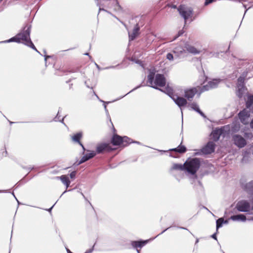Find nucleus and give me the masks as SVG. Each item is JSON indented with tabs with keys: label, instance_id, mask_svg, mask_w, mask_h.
Instances as JSON below:
<instances>
[{
	"label": "nucleus",
	"instance_id": "f257e3e1",
	"mask_svg": "<svg viewBox=\"0 0 253 253\" xmlns=\"http://www.w3.org/2000/svg\"><path fill=\"white\" fill-rule=\"evenodd\" d=\"M31 26L26 25L23 29L15 36L8 40V42L22 43L38 51L30 39Z\"/></svg>",
	"mask_w": 253,
	"mask_h": 253
},
{
	"label": "nucleus",
	"instance_id": "f03ea898",
	"mask_svg": "<svg viewBox=\"0 0 253 253\" xmlns=\"http://www.w3.org/2000/svg\"><path fill=\"white\" fill-rule=\"evenodd\" d=\"M147 83L150 86L163 91V90L159 88L158 87L165 86L166 84V79L163 74H157L155 76L154 72H150L147 76Z\"/></svg>",
	"mask_w": 253,
	"mask_h": 253
},
{
	"label": "nucleus",
	"instance_id": "7ed1b4c3",
	"mask_svg": "<svg viewBox=\"0 0 253 253\" xmlns=\"http://www.w3.org/2000/svg\"><path fill=\"white\" fill-rule=\"evenodd\" d=\"M200 167V161L198 158H195L184 163L185 170L192 174H195Z\"/></svg>",
	"mask_w": 253,
	"mask_h": 253
},
{
	"label": "nucleus",
	"instance_id": "20e7f679",
	"mask_svg": "<svg viewBox=\"0 0 253 253\" xmlns=\"http://www.w3.org/2000/svg\"><path fill=\"white\" fill-rule=\"evenodd\" d=\"M177 11L180 15L184 19L185 24L187 20L192 17L193 15V9L192 7L184 4H180L177 7Z\"/></svg>",
	"mask_w": 253,
	"mask_h": 253
},
{
	"label": "nucleus",
	"instance_id": "39448f33",
	"mask_svg": "<svg viewBox=\"0 0 253 253\" xmlns=\"http://www.w3.org/2000/svg\"><path fill=\"white\" fill-rule=\"evenodd\" d=\"M111 143L114 146L126 147L131 143L130 139L126 136L122 137L117 134H114L111 140Z\"/></svg>",
	"mask_w": 253,
	"mask_h": 253
},
{
	"label": "nucleus",
	"instance_id": "423d86ee",
	"mask_svg": "<svg viewBox=\"0 0 253 253\" xmlns=\"http://www.w3.org/2000/svg\"><path fill=\"white\" fill-rule=\"evenodd\" d=\"M110 143H101L96 146V154H103L106 152H110L114 150Z\"/></svg>",
	"mask_w": 253,
	"mask_h": 253
},
{
	"label": "nucleus",
	"instance_id": "0eeeda50",
	"mask_svg": "<svg viewBox=\"0 0 253 253\" xmlns=\"http://www.w3.org/2000/svg\"><path fill=\"white\" fill-rule=\"evenodd\" d=\"M236 209L239 211L247 212L250 211L251 206L248 201L241 200L237 203Z\"/></svg>",
	"mask_w": 253,
	"mask_h": 253
},
{
	"label": "nucleus",
	"instance_id": "6e6552de",
	"mask_svg": "<svg viewBox=\"0 0 253 253\" xmlns=\"http://www.w3.org/2000/svg\"><path fill=\"white\" fill-rule=\"evenodd\" d=\"M170 93L171 92H169V95L179 107L184 106L187 104V101L186 99L182 97L178 96L177 95L173 94L172 92H171V94L170 95Z\"/></svg>",
	"mask_w": 253,
	"mask_h": 253
},
{
	"label": "nucleus",
	"instance_id": "1a4fd4ad",
	"mask_svg": "<svg viewBox=\"0 0 253 253\" xmlns=\"http://www.w3.org/2000/svg\"><path fill=\"white\" fill-rule=\"evenodd\" d=\"M215 147V143L212 141H209L201 150L202 152L204 154H210L214 151Z\"/></svg>",
	"mask_w": 253,
	"mask_h": 253
},
{
	"label": "nucleus",
	"instance_id": "9d476101",
	"mask_svg": "<svg viewBox=\"0 0 253 253\" xmlns=\"http://www.w3.org/2000/svg\"><path fill=\"white\" fill-rule=\"evenodd\" d=\"M250 116V112L246 109H244L240 111L238 114V116L240 121L243 124H247L248 123V119Z\"/></svg>",
	"mask_w": 253,
	"mask_h": 253
},
{
	"label": "nucleus",
	"instance_id": "9b49d317",
	"mask_svg": "<svg viewBox=\"0 0 253 253\" xmlns=\"http://www.w3.org/2000/svg\"><path fill=\"white\" fill-rule=\"evenodd\" d=\"M234 143L238 147L243 148L246 145V140L240 135H235L233 137Z\"/></svg>",
	"mask_w": 253,
	"mask_h": 253
},
{
	"label": "nucleus",
	"instance_id": "f8f14e48",
	"mask_svg": "<svg viewBox=\"0 0 253 253\" xmlns=\"http://www.w3.org/2000/svg\"><path fill=\"white\" fill-rule=\"evenodd\" d=\"M95 212L93 208L90 204H87L83 209V214L86 218L91 217L95 214Z\"/></svg>",
	"mask_w": 253,
	"mask_h": 253
},
{
	"label": "nucleus",
	"instance_id": "ddd939ff",
	"mask_svg": "<svg viewBox=\"0 0 253 253\" xmlns=\"http://www.w3.org/2000/svg\"><path fill=\"white\" fill-rule=\"evenodd\" d=\"M198 92V89L197 87H193L192 88L186 90L185 91L184 96L189 100L192 99L195 95Z\"/></svg>",
	"mask_w": 253,
	"mask_h": 253
},
{
	"label": "nucleus",
	"instance_id": "4468645a",
	"mask_svg": "<svg viewBox=\"0 0 253 253\" xmlns=\"http://www.w3.org/2000/svg\"><path fill=\"white\" fill-rule=\"evenodd\" d=\"M223 130L222 128H218L213 130L211 134V138L214 141H217L219 140L220 135L223 133Z\"/></svg>",
	"mask_w": 253,
	"mask_h": 253
},
{
	"label": "nucleus",
	"instance_id": "2eb2a0df",
	"mask_svg": "<svg viewBox=\"0 0 253 253\" xmlns=\"http://www.w3.org/2000/svg\"><path fill=\"white\" fill-rule=\"evenodd\" d=\"M185 48L186 50L190 53L193 54H199L200 53V50L197 49L195 47H194L193 45L186 44L185 45Z\"/></svg>",
	"mask_w": 253,
	"mask_h": 253
},
{
	"label": "nucleus",
	"instance_id": "dca6fc26",
	"mask_svg": "<svg viewBox=\"0 0 253 253\" xmlns=\"http://www.w3.org/2000/svg\"><path fill=\"white\" fill-rule=\"evenodd\" d=\"M56 178L60 179L62 183L66 186V188L69 186L71 182L67 175H62L61 176L57 177Z\"/></svg>",
	"mask_w": 253,
	"mask_h": 253
},
{
	"label": "nucleus",
	"instance_id": "f3484780",
	"mask_svg": "<svg viewBox=\"0 0 253 253\" xmlns=\"http://www.w3.org/2000/svg\"><path fill=\"white\" fill-rule=\"evenodd\" d=\"M139 31V27H138V24H136V26L133 29L132 32L131 34H129V39L131 40H133L135 39V38L138 36Z\"/></svg>",
	"mask_w": 253,
	"mask_h": 253
},
{
	"label": "nucleus",
	"instance_id": "a211bd4d",
	"mask_svg": "<svg viewBox=\"0 0 253 253\" xmlns=\"http://www.w3.org/2000/svg\"><path fill=\"white\" fill-rule=\"evenodd\" d=\"M83 137V133L82 132H78L75 134L72 137L73 141L78 143L79 144L81 143V139Z\"/></svg>",
	"mask_w": 253,
	"mask_h": 253
},
{
	"label": "nucleus",
	"instance_id": "6ab92c4d",
	"mask_svg": "<svg viewBox=\"0 0 253 253\" xmlns=\"http://www.w3.org/2000/svg\"><path fill=\"white\" fill-rule=\"evenodd\" d=\"M147 241H132L131 242V245L134 248H142L143 246H144L146 243Z\"/></svg>",
	"mask_w": 253,
	"mask_h": 253
},
{
	"label": "nucleus",
	"instance_id": "aec40b11",
	"mask_svg": "<svg viewBox=\"0 0 253 253\" xmlns=\"http://www.w3.org/2000/svg\"><path fill=\"white\" fill-rule=\"evenodd\" d=\"M170 151H174L177 153H179L180 154H182L185 153L187 149L186 148L183 146L181 145V144L179 145L177 148L171 149L169 150Z\"/></svg>",
	"mask_w": 253,
	"mask_h": 253
},
{
	"label": "nucleus",
	"instance_id": "412c9836",
	"mask_svg": "<svg viewBox=\"0 0 253 253\" xmlns=\"http://www.w3.org/2000/svg\"><path fill=\"white\" fill-rule=\"evenodd\" d=\"M190 107L198 113H199L202 116H205L204 114L200 110L199 108V106L195 102H193L189 104Z\"/></svg>",
	"mask_w": 253,
	"mask_h": 253
},
{
	"label": "nucleus",
	"instance_id": "4be33fe9",
	"mask_svg": "<svg viewBox=\"0 0 253 253\" xmlns=\"http://www.w3.org/2000/svg\"><path fill=\"white\" fill-rule=\"evenodd\" d=\"M244 189L248 192L253 195V181L247 183L245 185Z\"/></svg>",
	"mask_w": 253,
	"mask_h": 253
},
{
	"label": "nucleus",
	"instance_id": "5701e85b",
	"mask_svg": "<svg viewBox=\"0 0 253 253\" xmlns=\"http://www.w3.org/2000/svg\"><path fill=\"white\" fill-rule=\"evenodd\" d=\"M230 218L233 220H241L245 221L246 220V217L244 214H238L231 216Z\"/></svg>",
	"mask_w": 253,
	"mask_h": 253
},
{
	"label": "nucleus",
	"instance_id": "b1692460",
	"mask_svg": "<svg viewBox=\"0 0 253 253\" xmlns=\"http://www.w3.org/2000/svg\"><path fill=\"white\" fill-rule=\"evenodd\" d=\"M246 107L247 108L253 107V95H250L248 96V99L246 101Z\"/></svg>",
	"mask_w": 253,
	"mask_h": 253
},
{
	"label": "nucleus",
	"instance_id": "393cba45",
	"mask_svg": "<svg viewBox=\"0 0 253 253\" xmlns=\"http://www.w3.org/2000/svg\"><path fill=\"white\" fill-rule=\"evenodd\" d=\"M197 88L198 89V91H199V93L201 94V93L205 92L206 91L209 90L211 89V88L208 85V84H207L206 85H203V86H197Z\"/></svg>",
	"mask_w": 253,
	"mask_h": 253
},
{
	"label": "nucleus",
	"instance_id": "a878e982",
	"mask_svg": "<svg viewBox=\"0 0 253 253\" xmlns=\"http://www.w3.org/2000/svg\"><path fill=\"white\" fill-rule=\"evenodd\" d=\"M172 169L174 170H185L184 164L182 166L180 164H175L172 167Z\"/></svg>",
	"mask_w": 253,
	"mask_h": 253
},
{
	"label": "nucleus",
	"instance_id": "bb28decb",
	"mask_svg": "<svg viewBox=\"0 0 253 253\" xmlns=\"http://www.w3.org/2000/svg\"><path fill=\"white\" fill-rule=\"evenodd\" d=\"M218 83V82L217 81V80H215L212 81H210L207 84H208V85L210 86L211 89L216 87Z\"/></svg>",
	"mask_w": 253,
	"mask_h": 253
},
{
	"label": "nucleus",
	"instance_id": "cd10ccee",
	"mask_svg": "<svg viewBox=\"0 0 253 253\" xmlns=\"http://www.w3.org/2000/svg\"><path fill=\"white\" fill-rule=\"evenodd\" d=\"M224 222V219L223 218H219L216 220V230L222 226V223Z\"/></svg>",
	"mask_w": 253,
	"mask_h": 253
},
{
	"label": "nucleus",
	"instance_id": "c85d7f7f",
	"mask_svg": "<svg viewBox=\"0 0 253 253\" xmlns=\"http://www.w3.org/2000/svg\"><path fill=\"white\" fill-rule=\"evenodd\" d=\"M88 160H89V159L88 158L87 155L86 154H85L84 156L81 158V159L80 160V161L78 163V165H80V164H82V163L87 161Z\"/></svg>",
	"mask_w": 253,
	"mask_h": 253
},
{
	"label": "nucleus",
	"instance_id": "c756f323",
	"mask_svg": "<svg viewBox=\"0 0 253 253\" xmlns=\"http://www.w3.org/2000/svg\"><path fill=\"white\" fill-rule=\"evenodd\" d=\"M88 160H89V159L88 158L87 155L86 154H85L84 156L81 158V159L80 160V161L78 163V165H80V164H82V163L87 161Z\"/></svg>",
	"mask_w": 253,
	"mask_h": 253
},
{
	"label": "nucleus",
	"instance_id": "7c9ffc66",
	"mask_svg": "<svg viewBox=\"0 0 253 253\" xmlns=\"http://www.w3.org/2000/svg\"><path fill=\"white\" fill-rule=\"evenodd\" d=\"M88 160H89V159L88 158L87 155L86 154H85L84 156L81 158V159L80 160V161L78 163V165H80V164H82V163L87 161Z\"/></svg>",
	"mask_w": 253,
	"mask_h": 253
},
{
	"label": "nucleus",
	"instance_id": "2f4dec72",
	"mask_svg": "<svg viewBox=\"0 0 253 253\" xmlns=\"http://www.w3.org/2000/svg\"><path fill=\"white\" fill-rule=\"evenodd\" d=\"M88 160H89V159L88 158L87 155L86 154H85L84 156L81 158V159L80 160V161L78 163V165H80V164H82V163L87 161Z\"/></svg>",
	"mask_w": 253,
	"mask_h": 253
},
{
	"label": "nucleus",
	"instance_id": "473e14b6",
	"mask_svg": "<svg viewBox=\"0 0 253 253\" xmlns=\"http://www.w3.org/2000/svg\"><path fill=\"white\" fill-rule=\"evenodd\" d=\"M245 76H240L238 79V82L239 84L240 85L241 84H243V83H244V81H245Z\"/></svg>",
	"mask_w": 253,
	"mask_h": 253
},
{
	"label": "nucleus",
	"instance_id": "72a5a7b5",
	"mask_svg": "<svg viewBox=\"0 0 253 253\" xmlns=\"http://www.w3.org/2000/svg\"><path fill=\"white\" fill-rule=\"evenodd\" d=\"M89 159L93 158L96 155V153L95 151H91L89 154H86Z\"/></svg>",
	"mask_w": 253,
	"mask_h": 253
},
{
	"label": "nucleus",
	"instance_id": "f704fd0d",
	"mask_svg": "<svg viewBox=\"0 0 253 253\" xmlns=\"http://www.w3.org/2000/svg\"><path fill=\"white\" fill-rule=\"evenodd\" d=\"M184 33V30L183 29L181 30H180L178 32L177 35L174 38L173 40H175L178 37H179V36H181Z\"/></svg>",
	"mask_w": 253,
	"mask_h": 253
},
{
	"label": "nucleus",
	"instance_id": "c9c22d12",
	"mask_svg": "<svg viewBox=\"0 0 253 253\" xmlns=\"http://www.w3.org/2000/svg\"><path fill=\"white\" fill-rule=\"evenodd\" d=\"M167 58L169 60H173V55L170 53H169L167 54Z\"/></svg>",
	"mask_w": 253,
	"mask_h": 253
},
{
	"label": "nucleus",
	"instance_id": "e433bc0d",
	"mask_svg": "<svg viewBox=\"0 0 253 253\" xmlns=\"http://www.w3.org/2000/svg\"><path fill=\"white\" fill-rule=\"evenodd\" d=\"M215 0H206L205 2V5H208L209 4L212 3L213 1H214Z\"/></svg>",
	"mask_w": 253,
	"mask_h": 253
},
{
	"label": "nucleus",
	"instance_id": "4c0bfd02",
	"mask_svg": "<svg viewBox=\"0 0 253 253\" xmlns=\"http://www.w3.org/2000/svg\"><path fill=\"white\" fill-rule=\"evenodd\" d=\"M76 172L75 171H72L70 174V177L71 178H75V176H76Z\"/></svg>",
	"mask_w": 253,
	"mask_h": 253
},
{
	"label": "nucleus",
	"instance_id": "58836bf2",
	"mask_svg": "<svg viewBox=\"0 0 253 253\" xmlns=\"http://www.w3.org/2000/svg\"><path fill=\"white\" fill-rule=\"evenodd\" d=\"M167 6H169V7H170L171 8H174V9H176V8L177 9V7L176 5H174V4H168Z\"/></svg>",
	"mask_w": 253,
	"mask_h": 253
},
{
	"label": "nucleus",
	"instance_id": "ea45409f",
	"mask_svg": "<svg viewBox=\"0 0 253 253\" xmlns=\"http://www.w3.org/2000/svg\"><path fill=\"white\" fill-rule=\"evenodd\" d=\"M79 144L82 146V148H83V151H84L85 150V148H84V146L83 145V144H82V143L81 142V143H80Z\"/></svg>",
	"mask_w": 253,
	"mask_h": 253
},
{
	"label": "nucleus",
	"instance_id": "a19ab883",
	"mask_svg": "<svg viewBox=\"0 0 253 253\" xmlns=\"http://www.w3.org/2000/svg\"><path fill=\"white\" fill-rule=\"evenodd\" d=\"M112 126H113V133L114 134H116V129L115 128L113 125L112 124Z\"/></svg>",
	"mask_w": 253,
	"mask_h": 253
},
{
	"label": "nucleus",
	"instance_id": "79ce46f5",
	"mask_svg": "<svg viewBox=\"0 0 253 253\" xmlns=\"http://www.w3.org/2000/svg\"><path fill=\"white\" fill-rule=\"evenodd\" d=\"M212 238L216 240V234H213L212 236H211Z\"/></svg>",
	"mask_w": 253,
	"mask_h": 253
},
{
	"label": "nucleus",
	"instance_id": "37998d69",
	"mask_svg": "<svg viewBox=\"0 0 253 253\" xmlns=\"http://www.w3.org/2000/svg\"><path fill=\"white\" fill-rule=\"evenodd\" d=\"M250 125H251V127L253 128V119L251 121Z\"/></svg>",
	"mask_w": 253,
	"mask_h": 253
},
{
	"label": "nucleus",
	"instance_id": "c03bdc74",
	"mask_svg": "<svg viewBox=\"0 0 253 253\" xmlns=\"http://www.w3.org/2000/svg\"><path fill=\"white\" fill-rule=\"evenodd\" d=\"M116 0L117 4L118 5L119 7H120V5L119 4L118 0Z\"/></svg>",
	"mask_w": 253,
	"mask_h": 253
},
{
	"label": "nucleus",
	"instance_id": "a18cd8bd",
	"mask_svg": "<svg viewBox=\"0 0 253 253\" xmlns=\"http://www.w3.org/2000/svg\"><path fill=\"white\" fill-rule=\"evenodd\" d=\"M64 72H70V71L67 70L64 71Z\"/></svg>",
	"mask_w": 253,
	"mask_h": 253
},
{
	"label": "nucleus",
	"instance_id": "49530a36",
	"mask_svg": "<svg viewBox=\"0 0 253 253\" xmlns=\"http://www.w3.org/2000/svg\"><path fill=\"white\" fill-rule=\"evenodd\" d=\"M72 85H73L72 84H70V88H71L72 87Z\"/></svg>",
	"mask_w": 253,
	"mask_h": 253
},
{
	"label": "nucleus",
	"instance_id": "de8ad7c7",
	"mask_svg": "<svg viewBox=\"0 0 253 253\" xmlns=\"http://www.w3.org/2000/svg\"><path fill=\"white\" fill-rule=\"evenodd\" d=\"M252 210H253V206L252 208Z\"/></svg>",
	"mask_w": 253,
	"mask_h": 253
},
{
	"label": "nucleus",
	"instance_id": "09e8293b",
	"mask_svg": "<svg viewBox=\"0 0 253 253\" xmlns=\"http://www.w3.org/2000/svg\"><path fill=\"white\" fill-rule=\"evenodd\" d=\"M252 202H253V198H252Z\"/></svg>",
	"mask_w": 253,
	"mask_h": 253
},
{
	"label": "nucleus",
	"instance_id": "8fccbe9b",
	"mask_svg": "<svg viewBox=\"0 0 253 253\" xmlns=\"http://www.w3.org/2000/svg\"><path fill=\"white\" fill-rule=\"evenodd\" d=\"M69 253H71V252H69Z\"/></svg>",
	"mask_w": 253,
	"mask_h": 253
}]
</instances>
